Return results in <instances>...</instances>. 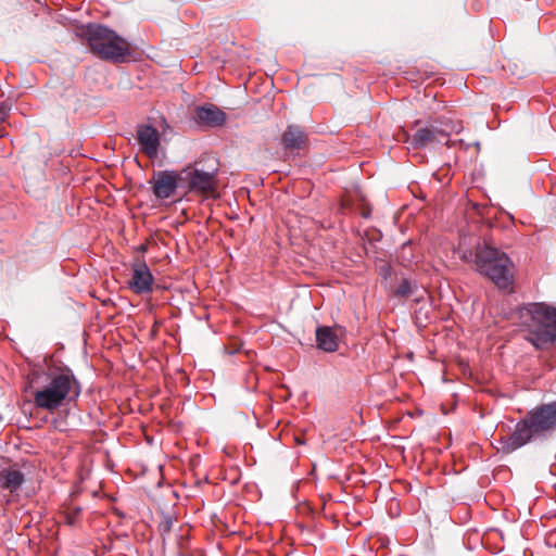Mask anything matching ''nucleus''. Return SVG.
<instances>
[{"instance_id":"2","label":"nucleus","mask_w":556,"mask_h":556,"mask_svg":"<svg viewBox=\"0 0 556 556\" xmlns=\"http://www.w3.org/2000/svg\"><path fill=\"white\" fill-rule=\"evenodd\" d=\"M527 340L536 349H546L556 341V306L544 302L530 303L520 312Z\"/></svg>"},{"instance_id":"13","label":"nucleus","mask_w":556,"mask_h":556,"mask_svg":"<svg viewBox=\"0 0 556 556\" xmlns=\"http://www.w3.org/2000/svg\"><path fill=\"white\" fill-rule=\"evenodd\" d=\"M317 348L324 352L332 353L339 348V338L336 331L328 326H319L316 328Z\"/></svg>"},{"instance_id":"9","label":"nucleus","mask_w":556,"mask_h":556,"mask_svg":"<svg viewBox=\"0 0 556 556\" xmlns=\"http://www.w3.org/2000/svg\"><path fill=\"white\" fill-rule=\"evenodd\" d=\"M131 271L132 275L129 281V288L136 294L151 293L153 290L154 278L146 262H135L132 264Z\"/></svg>"},{"instance_id":"3","label":"nucleus","mask_w":556,"mask_h":556,"mask_svg":"<svg viewBox=\"0 0 556 556\" xmlns=\"http://www.w3.org/2000/svg\"><path fill=\"white\" fill-rule=\"evenodd\" d=\"M43 376L47 383L33 392L36 407L53 412L62 406L64 400L79 395V386L70 370Z\"/></svg>"},{"instance_id":"19","label":"nucleus","mask_w":556,"mask_h":556,"mask_svg":"<svg viewBox=\"0 0 556 556\" xmlns=\"http://www.w3.org/2000/svg\"><path fill=\"white\" fill-rule=\"evenodd\" d=\"M33 376H34V377H33V379L30 380L29 386H28V388H29V389H33V388H34V386H35L36 383H38V380H39V379H40V377H41L38 372H34V374H33Z\"/></svg>"},{"instance_id":"5","label":"nucleus","mask_w":556,"mask_h":556,"mask_svg":"<svg viewBox=\"0 0 556 556\" xmlns=\"http://www.w3.org/2000/svg\"><path fill=\"white\" fill-rule=\"evenodd\" d=\"M477 270L492 280L500 289H508L514 282V264L508 255L490 245H477L475 253Z\"/></svg>"},{"instance_id":"8","label":"nucleus","mask_w":556,"mask_h":556,"mask_svg":"<svg viewBox=\"0 0 556 556\" xmlns=\"http://www.w3.org/2000/svg\"><path fill=\"white\" fill-rule=\"evenodd\" d=\"M152 191L157 199H168L174 195L178 187H182L181 174L175 170H159L151 180Z\"/></svg>"},{"instance_id":"4","label":"nucleus","mask_w":556,"mask_h":556,"mask_svg":"<svg viewBox=\"0 0 556 556\" xmlns=\"http://www.w3.org/2000/svg\"><path fill=\"white\" fill-rule=\"evenodd\" d=\"M84 34L91 52L102 60L121 63L130 55L129 42L104 25L88 24Z\"/></svg>"},{"instance_id":"1","label":"nucleus","mask_w":556,"mask_h":556,"mask_svg":"<svg viewBox=\"0 0 556 556\" xmlns=\"http://www.w3.org/2000/svg\"><path fill=\"white\" fill-rule=\"evenodd\" d=\"M556 433V401L530 409L515 426L514 431L501 439L502 451L513 453L532 443L542 442Z\"/></svg>"},{"instance_id":"14","label":"nucleus","mask_w":556,"mask_h":556,"mask_svg":"<svg viewBox=\"0 0 556 556\" xmlns=\"http://www.w3.org/2000/svg\"><path fill=\"white\" fill-rule=\"evenodd\" d=\"M1 482L4 489L16 491L24 482V475L18 469L10 467L1 472Z\"/></svg>"},{"instance_id":"18","label":"nucleus","mask_w":556,"mask_h":556,"mask_svg":"<svg viewBox=\"0 0 556 556\" xmlns=\"http://www.w3.org/2000/svg\"><path fill=\"white\" fill-rule=\"evenodd\" d=\"M9 115V106L5 103H0V125L7 119Z\"/></svg>"},{"instance_id":"10","label":"nucleus","mask_w":556,"mask_h":556,"mask_svg":"<svg viewBox=\"0 0 556 556\" xmlns=\"http://www.w3.org/2000/svg\"><path fill=\"white\" fill-rule=\"evenodd\" d=\"M136 132L141 151L149 157H155L160 148L159 130L152 125L140 124L137 126Z\"/></svg>"},{"instance_id":"15","label":"nucleus","mask_w":556,"mask_h":556,"mask_svg":"<svg viewBox=\"0 0 556 556\" xmlns=\"http://www.w3.org/2000/svg\"><path fill=\"white\" fill-rule=\"evenodd\" d=\"M416 290V282L404 278L400 281L399 286L394 290V295L397 298H409L415 293Z\"/></svg>"},{"instance_id":"11","label":"nucleus","mask_w":556,"mask_h":556,"mask_svg":"<svg viewBox=\"0 0 556 556\" xmlns=\"http://www.w3.org/2000/svg\"><path fill=\"white\" fill-rule=\"evenodd\" d=\"M193 118L198 125L213 128L224 125L226 114L218 106L206 103L195 108Z\"/></svg>"},{"instance_id":"6","label":"nucleus","mask_w":556,"mask_h":556,"mask_svg":"<svg viewBox=\"0 0 556 556\" xmlns=\"http://www.w3.org/2000/svg\"><path fill=\"white\" fill-rule=\"evenodd\" d=\"M463 129L460 122L451 118H441L429 126L416 130L410 139L414 149H422L429 144H447L451 134H458Z\"/></svg>"},{"instance_id":"17","label":"nucleus","mask_w":556,"mask_h":556,"mask_svg":"<svg viewBox=\"0 0 556 556\" xmlns=\"http://www.w3.org/2000/svg\"><path fill=\"white\" fill-rule=\"evenodd\" d=\"M172 525H173L172 518L169 516H165L159 525L160 532L162 534L168 533L172 529Z\"/></svg>"},{"instance_id":"16","label":"nucleus","mask_w":556,"mask_h":556,"mask_svg":"<svg viewBox=\"0 0 556 556\" xmlns=\"http://www.w3.org/2000/svg\"><path fill=\"white\" fill-rule=\"evenodd\" d=\"M80 510L81 509L79 507H75L72 510L66 511L64 515V520L66 525L74 526L76 523L78 515L80 514Z\"/></svg>"},{"instance_id":"12","label":"nucleus","mask_w":556,"mask_h":556,"mask_svg":"<svg viewBox=\"0 0 556 556\" xmlns=\"http://www.w3.org/2000/svg\"><path fill=\"white\" fill-rule=\"evenodd\" d=\"M307 141V136L299 125H289L281 137L286 150H301Z\"/></svg>"},{"instance_id":"7","label":"nucleus","mask_w":556,"mask_h":556,"mask_svg":"<svg viewBox=\"0 0 556 556\" xmlns=\"http://www.w3.org/2000/svg\"><path fill=\"white\" fill-rule=\"evenodd\" d=\"M182 188L201 194H213L217 187L215 172H204L199 168L188 167L181 172Z\"/></svg>"}]
</instances>
